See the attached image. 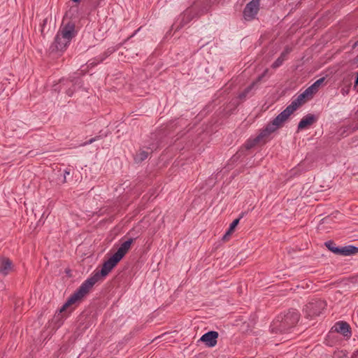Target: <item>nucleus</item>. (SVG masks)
<instances>
[{
  "label": "nucleus",
  "instance_id": "1",
  "mask_svg": "<svg viewBox=\"0 0 358 358\" xmlns=\"http://www.w3.org/2000/svg\"><path fill=\"white\" fill-rule=\"evenodd\" d=\"M135 238H129L122 243L117 252L108 260L104 262L100 271H96L92 276L85 280L78 289L68 299L60 308V312L64 311L69 306L83 299L90 291L92 287L99 280L104 278L113 268L123 258L131 248Z\"/></svg>",
  "mask_w": 358,
  "mask_h": 358
},
{
  "label": "nucleus",
  "instance_id": "2",
  "mask_svg": "<svg viewBox=\"0 0 358 358\" xmlns=\"http://www.w3.org/2000/svg\"><path fill=\"white\" fill-rule=\"evenodd\" d=\"M289 116L290 115L286 113L285 110H282L272 120V122L266 126L265 129H263L257 136L247 141L245 143L246 149H251L259 143H265L270 134L282 127Z\"/></svg>",
  "mask_w": 358,
  "mask_h": 358
},
{
  "label": "nucleus",
  "instance_id": "3",
  "mask_svg": "<svg viewBox=\"0 0 358 358\" xmlns=\"http://www.w3.org/2000/svg\"><path fill=\"white\" fill-rule=\"evenodd\" d=\"M299 320L296 310H289L286 314L278 317L271 325L272 333H285L295 326Z\"/></svg>",
  "mask_w": 358,
  "mask_h": 358
},
{
  "label": "nucleus",
  "instance_id": "4",
  "mask_svg": "<svg viewBox=\"0 0 358 358\" xmlns=\"http://www.w3.org/2000/svg\"><path fill=\"white\" fill-rule=\"evenodd\" d=\"M325 246L336 255L349 256L358 252V248L353 245H347L341 248L336 246L332 241H328L324 243Z\"/></svg>",
  "mask_w": 358,
  "mask_h": 358
},
{
  "label": "nucleus",
  "instance_id": "5",
  "mask_svg": "<svg viewBox=\"0 0 358 358\" xmlns=\"http://www.w3.org/2000/svg\"><path fill=\"white\" fill-rule=\"evenodd\" d=\"M327 303L324 301L320 299H315L306 305L304 311L307 317L318 316L322 311L325 308Z\"/></svg>",
  "mask_w": 358,
  "mask_h": 358
},
{
  "label": "nucleus",
  "instance_id": "6",
  "mask_svg": "<svg viewBox=\"0 0 358 358\" xmlns=\"http://www.w3.org/2000/svg\"><path fill=\"white\" fill-rule=\"evenodd\" d=\"M57 34L71 42L76 35L75 23L71 21L63 22Z\"/></svg>",
  "mask_w": 358,
  "mask_h": 358
},
{
  "label": "nucleus",
  "instance_id": "7",
  "mask_svg": "<svg viewBox=\"0 0 358 358\" xmlns=\"http://www.w3.org/2000/svg\"><path fill=\"white\" fill-rule=\"evenodd\" d=\"M260 0H252L248 3L243 10V17L247 21L252 20L255 18L259 10Z\"/></svg>",
  "mask_w": 358,
  "mask_h": 358
},
{
  "label": "nucleus",
  "instance_id": "8",
  "mask_svg": "<svg viewBox=\"0 0 358 358\" xmlns=\"http://www.w3.org/2000/svg\"><path fill=\"white\" fill-rule=\"evenodd\" d=\"M70 44V41L56 34L53 43L50 47L52 52H64Z\"/></svg>",
  "mask_w": 358,
  "mask_h": 358
},
{
  "label": "nucleus",
  "instance_id": "9",
  "mask_svg": "<svg viewBox=\"0 0 358 358\" xmlns=\"http://www.w3.org/2000/svg\"><path fill=\"white\" fill-rule=\"evenodd\" d=\"M218 333L215 331H210L204 334L199 339V341L205 343L207 347L213 348L217 344Z\"/></svg>",
  "mask_w": 358,
  "mask_h": 358
},
{
  "label": "nucleus",
  "instance_id": "10",
  "mask_svg": "<svg viewBox=\"0 0 358 358\" xmlns=\"http://www.w3.org/2000/svg\"><path fill=\"white\" fill-rule=\"evenodd\" d=\"M334 331L342 334L344 337L349 338L351 335V328L349 324L344 321H339L336 322L332 327Z\"/></svg>",
  "mask_w": 358,
  "mask_h": 358
},
{
  "label": "nucleus",
  "instance_id": "11",
  "mask_svg": "<svg viewBox=\"0 0 358 358\" xmlns=\"http://www.w3.org/2000/svg\"><path fill=\"white\" fill-rule=\"evenodd\" d=\"M13 269L12 261L7 257L0 255V274L8 275Z\"/></svg>",
  "mask_w": 358,
  "mask_h": 358
},
{
  "label": "nucleus",
  "instance_id": "12",
  "mask_svg": "<svg viewBox=\"0 0 358 358\" xmlns=\"http://www.w3.org/2000/svg\"><path fill=\"white\" fill-rule=\"evenodd\" d=\"M268 70L266 69L264 72L259 75L255 80H254L248 87H247L242 92L238 95L240 99H244L246 98L248 94L255 89V87L262 81L263 78L267 74Z\"/></svg>",
  "mask_w": 358,
  "mask_h": 358
},
{
  "label": "nucleus",
  "instance_id": "13",
  "mask_svg": "<svg viewBox=\"0 0 358 358\" xmlns=\"http://www.w3.org/2000/svg\"><path fill=\"white\" fill-rule=\"evenodd\" d=\"M115 51V49L113 47L108 48L102 55L94 58L92 60L90 61L88 66H94L97 65L98 64L102 62L105 60L108 57H109L112 53Z\"/></svg>",
  "mask_w": 358,
  "mask_h": 358
},
{
  "label": "nucleus",
  "instance_id": "14",
  "mask_svg": "<svg viewBox=\"0 0 358 358\" xmlns=\"http://www.w3.org/2000/svg\"><path fill=\"white\" fill-rule=\"evenodd\" d=\"M317 120L315 115L313 114H308L304 116L298 124V130H302L308 126L312 125Z\"/></svg>",
  "mask_w": 358,
  "mask_h": 358
},
{
  "label": "nucleus",
  "instance_id": "15",
  "mask_svg": "<svg viewBox=\"0 0 358 358\" xmlns=\"http://www.w3.org/2000/svg\"><path fill=\"white\" fill-rule=\"evenodd\" d=\"M244 213H242L239 217L237 218V219H235L231 224H230V226H229V228L228 229V230L227 231V232L225 233V234L223 236V239L225 240L227 238V236H230L231 234V233L234 231L235 228L236 227V226L238 224L239 222H240V220L244 216Z\"/></svg>",
  "mask_w": 358,
  "mask_h": 358
},
{
  "label": "nucleus",
  "instance_id": "16",
  "mask_svg": "<svg viewBox=\"0 0 358 358\" xmlns=\"http://www.w3.org/2000/svg\"><path fill=\"white\" fill-rule=\"evenodd\" d=\"M301 106V104L299 102H297L296 99H295L292 101V103L289 106L286 107L285 110L289 115H291Z\"/></svg>",
  "mask_w": 358,
  "mask_h": 358
},
{
  "label": "nucleus",
  "instance_id": "17",
  "mask_svg": "<svg viewBox=\"0 0 358 358\" xmlns=\"http://www.w3.org/2000/svg\"><path fill=\"white\" fill-rule=\"evenodd\" d=\"M301 106V104L299 102H297L296 99H295L292 101V103L289 106L286 107L285 110L289 115H291Z\"/></svg>",
  "mask_w": 358,
  "mask_h": 358
},
{
  "label": "nucleus",
  "instance_id": "18",
  "mask_svg": "<svg viewBox=\"0 0 358 358\" xmlns=\"http://www.w3.org/2000/svg\"><path fill=\"white\" fill-rule=\"evenodd\" d=\"M149 152L148 151L140 150L134 157V160L137 163L142 162L148 157Z\"/></svg>",
  "mask_w": 358,
  "mask_h": 358
},
{
  "label": "nucleus",
  "instance_id": "19",
  "mask_svg": "<svg viewBox=\"0 0 358 358\" xmlns=\"http://www.w3.org/2000/svg\"><path fill=\"white\" fill-rule=\"evenodd\" d=\"M287 59L286 57L284 56V54H280V57L276 59V60L272 64L271 67L273 69H277L279 66H280L284 61H285Z\"/></svg>",
  "mask_w": 358,
  "mask_h": 358
},
{
  "label": "nucleus",
  "instance_id": "20",
  "mask_svg": "<svg viewBox=\"0 0 358 358\" xmlns=\"http://www.w3.org/2000/svg\"><path fill=\"white\" fill-rule=\"evenodd\" d=\"M316 91H315L314 89L312 88V86L310 85L302 93L306 96V99H309L312 98L313 94Z\"/></svg>",
  "mask_w": 358,
  "mask_h": 358
},
{
  "label": "nucleus",
  "instance_id": "21",
  "mask_svg": "<svg viewBox=\"0 0 358 358\" xmlns=\"http://www.w3.org/2000/svg\"><path fill=\"white\" fill-rule=\"evenodd\" d=\"M325 78H321L320 79H318L317 80H316L311 86H312V88L314 89L315 91H317L319 87L323 83V82L324 81Z\"/></svg>",
  "mask_w": 358,
  "mask_h": 358
},
{
  "label": "nucleus",
  "instance_id": "22",
  "mask_svg": "<svg viewBox=\"0 0 358 358\" xmlns=\"http://www.w3.org/2000/svg\"><path fill=\"white\" fill-rule=\"evenodd\" d=\"M296 101L297 102H299L301 105H303L304 103H306V101L308 100V99H306V96L303 94H300L296 98Z\"/></svg>",
  "mask_w": 358,
  "mask_h": 358
},
{
  "label": "nucleus",
  "instance_id": "23",
  "mask_svg": "<svg viewBox=\"0 0 358 358\" xmlns=\"http://www.w3.org/2000/svg\"><path fill=\"white\" fill-rule=\"evenodd\" d=\"M71 169L69 168H67L65 171H64V182H66V177L67 176H69L71 174Z\"/></svg>",
  "mask_w": 358,
  "mask_h": 358
},
{
  "label": "nucleus",
  "instance_id": "24",
  "mask_svg": "<svg viewBox=\"0 0 358 358\" xmlns=\"http://www.w3.org/2000/svg\"><path fill=\"white\" fill-rule=\"evenodd\" d=\"M99 138V136H98V137H94V138H90L88 141L85 142V143H84V145H89V144H91V143H92L93 142H94L95 141H96V139H97V138Z\"/></svg>",
  "mask_w": 358,
  "mask_h": 358
},
{
  "label": "nucleus",
  "instance_id": "25",
  "mask_svg": "<svg viewBox=\"0 0 358 358\" xmlns=\"http://www.w3.org/2000/svg\"><path fill=\"white\" fill-rule=\"evenodd\" d=\"M291 50L288 48H285L283 52H282V54H284V56L287 57V55L290 52Z\"/></svg>",
  "mask_w": 358,
  "mask_h": 358
},
{
  "label": "nucleus",
  "instance_id": "26",
  "mask_svg": "<svg viewBox=\"0 0 358 358\" xmlns=\"http://www.w3.org/2000/svg\"><path fill=\"white\" fill-rule=\"evenodd\" d=\"M73 92H74V90H71V88H69L67 91H66V94L71 96H72V94H73Z\"/></svg>",
  "mask_w": 358,
  "mask_h": 358
},
{
  "label": "nucleus",
  "instance_id": "27",
  "mask_svg": "<svg viewBox=\"0 0 358 358\" xmlns=\"http://www.w3.org/2000/svg\"><path fill=\"white\" fill-rule=\"evenodd\" d=\"M47 22H48V19L47 18L43 20V24H42V27H44V26L46 24ZM43 28H42V29H41V33H43Z\"/></svg>",
  "mask_w": 358,
  "mask_h": 358
},
{
  "label": "nucleus",
  "instance_id": "28",
  "mask_svg": "<svg viewBox=\"0 0 358 358\" xmlns=\"http://www.w3.org/2000/svg\"><path fill=\"white\" fill-rule=\"evenodd\" d=\"M358 85V73H356V77L355 80V87Z\"/></svg>",
  "mask_w": 358,
  "mask_h": 358
},
{
  "label": "nucleus",
  "instance_id": "29",
  "mask_svg": "<svg viewBox=\"0 0 358 358\" xmlns=\"http://www.w3.org/2000/svg\"><path fill=\"white\" fill-rule=\"evenodd\" d=\"M352 358H358V350L353 352L352 355Z\"/></svg>",
  "mask_w": 358,
  "mask_h": 358
},
{
  "label": "nucleus",
  "instance_id": "30",
  "mask_svg": "<svg viewBox=\"0 0 358 358\" xmlns=\"http://www.w3.org/2000/svg\"><path fill=\"white\" fill-rule=\"evenodd\" d=\"M358 46V43H357V41H356L353 45H352V49H355Z\"/></svg>",
  "mask_w": 358,
  "mask_h": 358
},
{
  "label": "nucleus",
  "instance_id": "31",
  "mask_svg": "<svg viewBox=\"0 0 358 358\" xmlns=\"http://www.w3.org/2000/svg\"><path fill=\"white\" fill-rule=\"evenodd\" d=\"M73 3H79L81 0H71ZM84 1H86V0H84Z\"/></svg>",
  "mask_w": 358,
  "mask_h": 358
},
{
  "label": "nucleus",
  "instance_id": "32",
  "mask_svg": "<svg viewBox=\"0 0 358 358\" xmlns=\"http://www.w3.org/2000/svg\"><path fill=\"white\" fill-rule=\"evenodd\" d=\"M156 148L155 146H152V147H148V149L150 150L151 152L152 151L153 149H155Z\"/></svg>",
  "mask_w": 358,
  "mask_h": 358
},
{
  "label": "nucleus",
  "instance_id": "33",
  "mask_svg": "<svg viewBox=\"0 0 358 358\" xmlns=\"http://www.w3.org/2000/svg\"><path fill=\"white\" fill-rule=\"evenodd\" d=\"M355 60L357 62H358V55L356 57Z\"/></svg>",
  "mask_w": 358,
  "mask_h": 358
},
{
  "label": "nucleus",
  "instance_id": "34",
  "mask_svg": "<svg viewBox=\"0 0 358 358\" xmlns=\"http://www.w3.org/2000/svg\"><path fill=\"white\" fill-rule=\"evenodd\" d=\"M138 30H140V28H138V29L136 30V32H138Z\"/></svg>",
  "mask_w": 358,
  "mask_h": 358
},
{
  "label": "nucleus",
  "instance_id": "35",
  "mask_svg": "<svg viewBox=\"0 0 358 358\" xmlns=\"http://www.w3.org/2000/svg\"><path fill=\"white\" fill-rule=\"evenodd\" d=\"M138 30H140V28H138V29L136 30V32H138Z\"/></svg>",
  "mask_w": 358,
  "mask_h": 358
},
{
  "label": "nucleus",
  "instance_id": "36",
  "mask_svg": "<svg viewBox=\"0 0 358 358\" xmlns=\"http://www.w3.org/2000/svg\"><path fill=\"white\" fill-rule=\"evenodd\" d=\"M138 30H140V28H138V29L136 30V32H138Z\"/></svg>",
  "mask_w": 358,
  "mask_h": 358
},
{
  "label": "nucleus",
  "instance_id": "37",
  "mask_svg": "<svg viewBox=\"0 0 358 358\" xmlns=\"http://www.w3.org/2000/svg\"><path fill=\"white\" fill-rule=\"evenodd\" d=\"M357 43H358V40H357Z\"/></svg>",
  "mask_w": 358,
  "mask_h": 358
}]
</instances>
